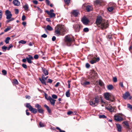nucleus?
<instances>
[{
	"instance_id": "nucleus-1",
	"label": "nucleus",
	"mask_w": 132,
	"mask_h": 132,
	"mask_svg": "<svg viewBox=\"0 0 132 132\" xmlns=\"http://www.w3.org/2000/svg\"><path fill=\"white\" fill-rule=\"evenodd\" d=\"M96 23L98 26L102 29L106 28L109 26L108 21L102 19L101 16L97 18Z\"/></svg>"
},
{
	"instance_id": "nucleus-2",
	"label": "nucleus",
	"mask_w": 132,
	"mask_h": 132,
	"mask_svg": "<svg viewBox=\"0 0 132 132\" xmlns=\"http://www.w3.org/2000/svg\"><path fill=\"white\" fill-rule=\"evenodd\" d=\"M55 35L57 36L61 35L65 31L64 26L61 25H57L55 27Z\"/></svg>"
},
{
	"instance_id": "nucleus-3",
	"label": "nucleus",
	"mask_w": 132,
	"mask_h": 132,
	"mask_svg": "<svg viewBox=\"0 0 132 132\" xmlns=\"http://www.w3.org/2000/svg\"><path fill=\"white\" fill-rule=\"evenodd\" d=\"M74 41V39L71 38L69 35L66 36L65 39V43L68 46L71 45L72 43Z\"/></svg>"
},
{
	"instance_id": "nucleus-4",
	"label": "nucleus",
	"mask_w": 132,
	"mask_h": 132,
	"mask_svg": "<svg viewBox=\"0 0 132 132\" xmlns=\"http://www.w3.org/2000/svg\"><path fill=\"white\" fill-rule=\"evenodd\" d=\"M73 28L76 32H79L82 28V26L78 24H75L73 25Z\"/></svg>"
},
{
	"instance_id": "nucleus-5",
	"label": "nucleus",
	"mask_w": 132,
	"mask_h": 132,
	"mask_svg": "<svg viewBox=\"0 0 132 132\" xmlns=\"http://www.w3.org/2000/svg\"><path fill=\"white\" fill-rule=\"evenodd\" d=\"M122 116L120 114H116L114 116V120L118 121H120L123 120V119L122 117Z\"/></svg>"
},
{
	"instance_id": "nucleus-6",
	"label": "nucleus",
	"mask_w": 132,
	"mask_h": 132,
	"mask_svg": "<svg viewBox=\"0 0 132 132\" xmlns=\"http://www.w3.org/2000/svg\"><path fill=\"white\" fill-rule=\"evenodd\" d=\"M104 96L105 98L107 100H109L112 102L113 100H112L110 99L111 96L110 93H105L104 94Z\"/></svg>"
},
{
	"instance_id": "nucleus-7",
	"label": "nucleus",
	"mask_w": 132,
	"mask_h": 132,
	"mask_svg": "<svg viewBox=\"0 0 132 132\" xmlns=\"http://www.w3.org/2000/svg\"><path fill=\"white\" fill-rule=\"evenodd\" d=\"M5 15L6 16V18L7 19H9L11 18H12V14L11 12L9 10H6L5 12Z\"/></svg>"
},
{
	"instance_id": "nucleus-8",
	"label": "nucleus",
	"mask_w": 132,
	"mask_h": 132,
	"mask_svg": "<svg viewBox=\"0 0 132 132\" xmlns=\"http://www.w3.org/2000/svg\"><path fill=\"white\" fill-rule=\"evenodd\" d=\"M35 107L37 108L38 111L39 113H44V110L41 108V105L38 104H37L35 105Z\"/></svg>"
},
{
	"instance_id": "nucleus-9",
	"label": "nucleus",
	"mask_w": 132,
	"mask_h": 132,
	"mask_svg": "<svg viewBox=\"0 0 132 132\" xmlns=\"http://www.w3.org/2000/svg\"><path fill=\"white\" fill-rule=\"evenodd\" d=\"M81 21L85 25H87L89 22L88 19L85 16H84L82 18Z\"/></svg>"
},
{
	"instance_id": "nucleus-10",
	"label": "nucleus",
	"mask_w": 132,
	"mask_h": 132,
	"mask_svg": "<svg viewBox=\"0 0 132 132\" xmlns=\"http://www.w3.org/2000/svg\"><path fill=\"white\" fill-rule=\"evenodd\" d=\"M128 97L129 100L131 98V97L130 96V94L129 92H127L125 94H123V97L125 99H126Z\"/></svg>"
},
{
	"instance_id": "nucleus-11",
	"label": "nucleus",
	"mask_w": 132,
	"mask_h": 132,
	"mask_svg": "<svg viewBox=\"0 0 132 132\" xmlns=\"http://www.w3.org/2000/svg\"><path fill=\"white\" fill-rule=\"evenodd\" d=\"M47 100H49L50 101L52 105L53 106L54 105L55 102L56 101V100L52 98L50 96H49L48 98H47Z\"/></svg>"
},
{
	"instance_id": "nucleus-12",
	"label": "nucleus",
	"mask_w": 132,
	"mask_h": 132,
	"mask_svg": "<svg viewBox=\"0 0 132 132\" xmlns=\"http://www.w3.org/2000/svg\"><path fill=\"white\" fill-rule=\"evenodd\" d=\"M105 108L106 109L110 111L111 112H113L114 111V107H112V106L109 105L108 106H106Z\"/></svg>"
},
{
	"instance_id": "nucleus-13",
	"label": "nucleus",
	"mask_w": 132,
	"mask_h": 132,
	"mask_svg": "<svg viewBox=\"0 0 132 132\" xmlns=\"http://www.w3.org/2000/svg\"><path fill=\"white\" fill-rule=\"evenodd\" d=\"M100 58H93L90 61V62L91 64H93L98 62Z\"/></svg>"
},
{
	"instance_id": "nucleus-14",
	"label": "nucleus",
	"mask_w": 132,
	"mask_h": 132,
	"mask_svg": "<svg viewBox=\"0 0 132 132\" xmlns=\"http://www.w3.org/2000/svg\"><path fill=\"white\" fill-rule=\"evenodd\" d=\"M43 72L44 73L45 76L47 75L48 74V72L47 70L44 67H42Z\"/></svg>"
},
{
	"instance_id": "nucleus-15",
	"label": "nucleus",
	"mask_w": 132,
	"mask_h": 132,
	"mask_svg": "<svg viewBox=\"0 0 132 132\" xmlns=\"http://www.w3.org/2000/svg\"><path fill=\"white\" fill-rule=\"evenodd\" d=\"M13 4L15 6H19L20 5V2L18 0H14L13 2Z\"/></svg>"
},
{
	"instance_id": "nucleus-16",
	"label": "nucleus",
	"mask_w": 132,
	"mask_h": 132,
	"mask_svg": "<svg viewBox=\"0 0 132 132\" xmlns=\"http://www.w3.org/2000/svg\"><path fill=\"white\" fill-rule=\"evenodd\" d=\"M92 75V76L95 77V78L97 77V75L96 71L94 70H92L91 71Z\"/></svg>"
},
{
	"instance_id": "nucleus-17",
	"label": "nucleus",
	"mask_w": 132,
	"mask_h": 132,
	"mask_svg": "<svg viewBox=\"0 0 132 132\" xmlns=\"http://www.w3.org/2000/svg\"><path fill=\"white\" fill-rule=\"evenodd\" d=\"M86 9L87 12H89L92 10L93 9V7L90 5H88L86 6Z\"/></svg>"
},
{
	"instance_id": "nucleus-18",
	"label": "nucleus",
	"mask_w": 132,
	"mask_h": 132,
	"mask_svg": "<svg viewBox=\"0 0 132 132\" xmlns=\"http://www.w3.org/2000/svg\"><path fill=\"white\" fill-rule=\"evenodd\" d=\"M72 13L73 15L75 16H77L78 15V12L77 10H74L73 11Z\"/></svg>"
},
{
	"instance_id": "nucleus-19",
	"label": "nucleus",
	"mask_w": 132,
	"mask_h": 132,
	"mask_svg": "<svg viewBox=\"0 0 132 132\" xmlns=\"http://www.w3.org/2000/svg\"><path fill=\"white\" fill-rule=\"evenodd\" d=\"M116 126L117 128L118 131L119 132L121 131L122 128L121 126L119 124H117Z\"/></svg>"
},
{
	"instance_id": "nucleus-20",
	"label": "nucleus",
	"mask_w": 132,
	"mask_h": 132,
	"mask_svg": "<svg viewBox=\"0 0 132 132\" xmlns=\"http://www.w3.org/2000/svg\"><path fill=\"white\" fill-rule=\"evenodd\" d=\"M44 78V76H43V77H42V79H41V78H39V79L43 84H44L45 85H46V83L45 81V80L43 79Z\"/></svg>"
},
{
	"instance_id": "nucleus-21",
	"label": "nucleus",
	"mask_w": 132,
	"mask_h": 132,
	"mask_svg": "<svg viewBox=\"0 0 132 132\" xmlns=\"http://www.w3.org/2000/svg\"><path fill=\"white\" fill-rule=\"evenodd\" d=\"M81 84L82 85L85 86L89 85L90 84V82L89 81H85L84 82H82Z\"/></svg>"
},
{
	"instance_id": "nucleus-22",
	"label": "nucleus",
	"mask_w": 132,
	"mask_h": 132,
	"mask_svg": "<svg viewBox=\"0 0 132 132\" xmlns=\"http://www.w3.org/2000/svg\"><path fill=\"white\" fill-rule=\"evenodd\" d=\"M30 111H31L34 114H35L37 112V110L36 109L32 107L31 109L30 110Z\"/></svg>"
},
{
	"instance_id": "nucleus-23",
	"label": "nucleus",
	"mask_w": 132,
	"mask_h": 132,
	"mask_svg": "<svg viewBox=\"0 0 132 132\" xmlns=\"http://www.w3.org/2000/svg\"><path fill=\"white\" fill-rule=\"evenodd\" d=\"M44 106L45 108H46L47 111L49 113H50L51 112V110L50 109L49 107L47 106L45 104L44 105Z\"/></svg>"
},
{
	"instance_id": "nucleus-24",
	"label": "nucleus",
	"mask_w": 132,
	"mask_h": 132,
	"mask_svg": "<svg viewBox=\"0 0 132 132\" xmlns=\"http://www.w3.org/2000/svg\"><path fill=\"white\" fill-rule=\"evenodd\" d=\"M90 105L93 106H96V103L94 101V100L90 101Z\"/></svg>"
},
{
	"instance_id": "nucleus-25",
	"label": "nucleus",
	"mask_w": 132,
	"mask_h": 132,
	"mask_svg": "<svg viewBox=\"0 0 132 132\" xmlns=\"http://www.w3.org/2000/svg\"><path fill=\"white\" fill-rule=\"evenodd\" d=\"M47 14L50 15V17L51 18L55 17V14L54 13H48Z\"/></svg>"
},
{
	"instance_id": "nucleus-26",
	"label": "nucleus",
	"mask_w": 132,
	"mask_h": 132,
	"mask_svg": "<svg viewBox=\"0 0 132 132\" xmlns=\"http://www.w3.org/2000/svg\"><path fill=\"white\" fill-rule=\"evenodd\" d=\"M46 29L49 31H51L53 30L52 27L49 25H47L46 27Z\"/></svg>"
},
{
	"instance_id": "nucleus-27",
	"label": "nucleus",
	"mask_w": 132,
	"mask_h": 132,
	"mask_svg": "<svg viewBox=\"0 0 132 132\" xmlns=\"http://www.w3.org/2000/svg\"><path fill=\"white\" fill-rule=\"evenodd\" d=\"M23 7L24 9L25 10H27L28 9L29 6L28 4H26L23 6Z\"/></svg>"
},
{
	"instance_id": "nucleus-28",
	"label": "nucleus",
	"mask_w": 132,
	"mask_h": 132,
	"mask_svg": "<svg viewBox=\"0 0 132 132\" xmlns=\"http://www.w3.org/2000/svg\"><path fill=\"white\" fill-rule=\"evenodd\" d=\"M69 90H68L65 93V95L67 97H69L70 96V93L69 92Z\"/></svg>"
},
{
	"instance_id": "nucleus-29",
	"label": "nucleus",
	"mask_w": 132,
	"mask_h": 132,
	"mask_svg": "<svg viewBox=\"0 0 132 132\" xmlns=\"http://www.w3.org/2000/svg\"><path fill=\"white\" fill-rule=\"evenodd\" d=\"M26 107L28 108L29 110H30L32 108V107L30 105V104L29 103H27Z\"/></svg>"
},
{
	"instance_id": "nucleus-30",
	"label": "nucleus",
	"mask_w": 132,
	"mask_h": 132,
	"mask_svg": "<svg viewBox=\"0 0 132 132\" xmlns=\"http://www.w3.org/2000/svg\"><path fill=\"white\" fill-rule=\"evenodd\" d=\"M113 86L111 85H110L108 86V89L109 90H111L113 88Z\"/></svg>"
},
{
	"instance_id": "nucleus-31",
	"label": "nucleus",
	"mask_w": 132,
	"mask_h": 132,
	"mask_svg": "<svg viewBox=\"0 0 132 132\" xmlns=\"http://www.w3.org/2000/svg\"><path fill=\"white\" fill-rule=\"evenodd\" d=\"M10 39V38L9 37H7L5 40V42L6 44H8L9 42V40Z\"/></svg>"
},
{
	"instance_id": "nucleus-32",
	"label": "nucleus",
	"mask_w": 132,
	"mask_h": 132,
	"mask_svg": "<svg viewBox=\"0 0 132 132\" xmlns=\"http://www.w3.org/2000/svg\"><path fill=\"white\" fill-rule=\"evenodd\" d=\"M28 62L29 63H32L31 60H33L34 58H26Z\"/></svg>"
},
{
	"instance_id": "nucleus-33",
	"label": "nucleus",
	"mask_w": 132,
	"mask_h": 132,
	"mask_svg": "<svg viewBox=\"0 0 132 132\" xmlns=\"http://www.w3.org/2000/svg\"><path fill=\"white\" fill-rule=\"evenodd\" d=\"M114 9V8L113 6H111L110 7L108 8V10L109 12L112 11Z\"/></svg>"
},
{
	"instance_id": "nucleus-34",
	"label": "nucleus",
	"mask_w": 132,
	"mask_h": 132,
	"mask_svg": "<svg viewBox=\"0 0 132 132\" xmlns=\"http://www.w3.org/2000/svg\"><path fill=\"white\" fill-rule=\"evenodd\" d=\"M99 118H106V117L105 115H99Z\"/></svg>"
},
{
	"instance_id": "nucleus-35",
	"label": "nucleus",
	"mask_w": 132,
	"mask_h": 132,
	"mask_svg": "<svg viewBox=\"0 0 132 132\" xmlns=\"http://www.w3.org/2000/svg\"><path fill=\"white\" fill-rule=\"evenodd\" d=\"M26 42L24 40H21L19 42V44H24L26 43Z\"/></svg>"
},
{
	"instance_id": "nucleus-36",
	"label": "nucleus",
	"mask_w": 132,
	"mask_h": 132,
	"mask_svg": "<svg viewBox=\"0 0 132 132\" xmlns=\"http://www.w3.org/2000/svg\"><path fill=\"white\" fill-rule=\"evenodd\" d=\"M96 103L98 104L99 102V99L97 97H95V100H94Z\"/></svg>"
},
{
	"instance_id": "nucleus-37",
	"label": "nucleus",
	"mask_w": 132,
	"mask_h": 132,
	"mask_svg": "<svg viewBox=\"0 0 132 132\" xmlns=\"http://www.w3.org/2000/svg\"><path fill=\"white\" fill-rule=\"evenodd\" d=\"M101 3L98 0H96L95 2V4L96 5H101Z\"/></svg>"
},
{
	"instance_id": "nucleus-38",
	"label": "nucleus",
	"mask_w": 132,
	"mask_h": 132,
	"mask_svg": "<svg viewBox=\"0 0 132 132\" xmlns=\"http://www.w3.org/2000/svg\"><path fill=\"white\" fill-rule=\"evenodd\" d=\"M2 49L3 51L5 52L6 51V49H7V47L5 46H3L2 47Z\"/></svg>"
},
{
	"instance_id": "nucleus-39",
	"label": "nucleus",
	"mask_w": 132,
	"mask_h": 132,
	"mask_svg": "<svg viewBox=\"0 0 132 132\" xmlns=\"http://www.w3.org/2000/svg\"><path fill=\"white\" fill-rule=\"evenodd\" d=\"M127 108L130 110H132V105L129 104H128L127 105Z\"/></svg>"
},
{
	"instance_id": "nucleus-40",
	"label": "nucleus",
	"mask_w": 132,
	"mask_h": 132,
	"mask_svg": "<svg viewBox=\"0 0 132 132\" xmlns=\"http://www.w3.org/2000/svg\"><path fill=\"white\" fill-rule=\"evenodd\" d=\"M54 10L53 9H51V10L50 11H46V12L47 13H53V12H54Z\"/></svg>"
},
{
	"instance_id": "nucleus-41",
	"label": "nucleus",
	"mask_w": 132,
	"mask_h": 132,
	"mask_svg": "<svg viewBox=\"0 0 132 132\" xmlns=\"http://www.w3.org/2000/svg\"><path fill=\"white\" fill-rule=\"evenodd\" d=\"M14 19L13 18H11V19H8V20L6 21V22L8 23L11 21L13 20Z\"/></svg>"
},
{
	"instance_id": "nucleus-42",
	"label": "nucleus",
	"mask_w": 132,
	"mask_h": 132,
	"mask_svg": "<svg viewBox=\"0 0 132 132\" xmlns=\"http://www.w3.org/2000/svg\"><path fill=\"white\" fill-rule=\"evenodd\" d=\"M89 31V29L87 28H84L83 31L85 32H87Z\"/></svg>"
},
{
	"instance_id": "nucleus-43",
	"label": "nucleus",
	"mask_w": 132,
	"mask_h": 132,
	"mask_svg": "<svg viewBox=\"0 0 132 132\" xmlns=\"http://www.w3.org/2000/svg\"><path fill=\"white\" fill-rule=\"evenodd\" d=\"M13 47V46L12 44H10L9 45V46L8 47H7V50H9L12 47Z\"/></svg>"
},
{
	"instance_id": "nucleus-44",
	"label": "nucleus",
	"mask_w": 132,
	"mask_h": 132,
	"mask_svg": "<svg viewBox=\"0 0 132 132\" xmlns=\"http://www.w3.org/2000/svg\"><path fill=\"white\" fill-rule=\"evenodd\" d=\"M67 114L68 115H70V114H72L71 115H72V114H74V113H73V112L71 111H69L67 112Z\"/></svg>"
},
{
	"instance_id": "nucleus-45",
	"label": "nucleus",
	"mask_w": 132,
	"mask_h": 132,
	"mask_svg": "<svg viewBox=\"0 0 132 132\" xmlns=\"http://www.w3.org/2000/svg\"><path fill=\"white\" fill-rule=\"evenodd\" d=\"M2 72L3 74L4 75H6L7 74V72L6 70H2Z\"/></svg>"
},
{
	"instance_id": "nucleus-46",
	"label": "nucleus",
	"mask_w": 132,
	"mask_h": 132,
	"mask_svg": "<svg viewBox=\"0 0 132 132\" xmlns=\"http://www.w3.org/2000/svg\"><path fill=\"white\" fill-rule=\"evenodd\" d=\"M11 28L10 27H8L6 28L4 30V31L5 32H7Z\"/></svg>"
},
{
	"instance_id": "nucleus-47",
	"label": "nucleus",
	"mask_w": 132,
	"mask_h": 132,
	"mask_svg": "<svg viewBox=\"0 0 132 132\" xmlns=\"http://www.w3.org/2000/svg\"><path fill=\"white\" fill-rule=\"evenodd\" d=\"M2 14L3 12L2 11L0 10V20H1L2 18Z\"/></svg>"
},
{
	"instance_id": "nucleus-48",
	"label": "nucleus",
	"mask_w": 132,
	"mask_h": 132,
	"mask_svg": "<svg viewBox=\"0 0 132 132\" xmlns=\"http://www.w3.org/2000/svg\"><path fill=\"white\" fill-rule=\"evenodd\" d=\"M65 4H68L70 3V0H64Z\"/></svg>"
},
{
	"instance_id": "nucleus-49",
	"label": "nucleus",
	"mask_w": 132,
	"mask_h": 132,
	"mask_svg": "<svg viewBox=\"0 0 132 132\" xmlns=\"http://www.w3.org/2000/svg\"><path fill=\"white\" fill-rule=\"evenodd\" d=\"M113 81L114 82H116L117 81V78L116 77L113 78Z\"/></svg>"
},
{
	"instance_id": "nucleus-50",
	"label": "nucleus",
	"mask_w": 132,
	"mask_h": 132,
	"mask_svg": "<svg viewBox=\"0 0 132 132\" xmlns=\"http://www.w3.org/2000/svg\"><path fill=\"white\" fill-rule=\"evenodd\" d=\"M52 97L54 99H56L57 98V96L56 95L53 94L52 95Z\"/></svg>"
},
{
	"instance_id": "nucleus-51",
	"label": "nucleus",
	"mask_w": 132,
	"mask_h": 132,
	"mask_svg": "<svg viewBox=\"0 0 132 132\" xmlns=\"http://www.w3.org/2000/svg\"><path fill=\"white\" fill-rule=\"evenodd\" d=\"M13 82L14 84H18V82L16 79H14L13 80Z\"/></svg>"
},
{
	"instance_id": "nucleus-52",
	"label": "nucleus",
	"mask_w": 132,
	"mask_h": 132,
	"mask_svg": "<svg viewBox=\"0 0 132 132\" xmlns=\"http://www.w3.org/2000/svg\"><path fill=\"white\" fill-rule=\"evenodd\" d=\"M39 125L40 127H43L44 126V124L42 123L41 122H40L39 123Z\"/></svg>"
},
{
	"instance_id": "nucleus-53",
	"label": "nucleus",
	"mask_w": 132,
	"mask_h": 132,
	"mask_svg": "<svg viewBox=\"0 0 132 132\" xmlns=\"http://www.w3.org/2000/svg\"><path fill=\"white\" fill-rule=\"evenodd\" d=\"M22 67L24 68L25 69H27V65L25 64H22Z\"/></svg>"
},
{
	"instance_id": "nucleus-54",
	"label": "nucleus",
	"mask_w": 132,
	"mask_h": 132,
	"mask_svg": "<svg viewBox=\"0 0 132 132\" xmlns=\"http://www.w3.org/2000/svg\"><path fill=\"white\" fill-rule=\"evenodd\" d=\"M119 85H120L121 87L123 88L124 86L123 85V83L122 82H120L119 83Z\"/></svg>"
},
{
	"instance_id": "nucleus-55",
	"label": "nucleus",
	"mask_w": 132,
	"mask_h": 132,
	"mask_svg": "<svg viewBox=\"0 0 132 132\" xmlns=\"http://www.w3.org/2000/svg\"><path fill=\"white\" fill-rule=\"evenodd\" d=\"M47 35L45 34H44L43 35H42L41 36V37H42L44 38H46L47 37Z\"/></svg>"
},
{
	"instance_id": "nucleus-56",
	"label": "nucleus",
	"mask_w": 132,
	"mask_h": 132,
	"mask_svg": "<svg viewBox=\"0 0 132 132\" xmlns=\"http://www.w3.org/2000/svg\"><path fill=\"white\" fill-rule=\"evenodd\" d=\"M90 67V64L88 63H87L86 64V67L87 68H88Z\"/></svg>"
},
{
	"instance_id": "nucleus-57",
	"label": "nucleus",
	"mask_w": 132,
	"mask_h": 132,
	"mask_svg": "<svg viewBox=\"0 0 132 132\" xmlns=\"http://www.w3.org/2000/svg\"><path fill=\"white\" fill-rule=\"evenodd\" d=\"M19 10L17 9H15V13L16 14H18L19 13Z\"/></svg>"
},
{
	"instance_id": "nucleus-58",
	"label": "nucleus",
	"mask_w": 132,
	"mask_h": 132,
	"mask_svg": "<svg viewBox=\"0 0 132 132\" xmlns=\"http://www.w3.org/2000/svg\"><path fill=\"white\" fill-rule=\"evenodd\" d=\"M26 16L24 15H23L22 16V21H24L26 19Z\"/></svg>"
},
{
	"instance_id": "nucleus-59",
	"label": "nucleus",
	"mask_w": 132,
	"mask_h": 132,
	"mask_svg": "<svg viewBox=\"0 0 132 132\" xmlns=\"http://www.w3.org/2000/svg\"><path fill=\"white\" fill-rule=\"evenodd\" d=\"M99 84L100 86H102L103 85V82L101 80H99Z\"/></svg>"
},
{
	"instance_id": "nucleus-60",
	"label": "nucleus",
	"mask_w": 132,
	"mask_h": 132,
	"mask_svg": "<svg viewBox=\"0 0 132 132\" xmlns=\"http://www.w3.org/2000/svg\"><path fill=\"white\" fill-rule=\"evenodd\" d=\"M25 97L26 99H29L30 98V97L29 95H27L25 96Z\"/></svg>"
},
{
	"instance_id": "nucleus-61",
	"label": "nucleus",
	"mask_w": 132,
	"mask_h": 132,
	"mask_svg": "<svg viewBox=\"0 0 132 132\" xmlns=\"http://www.w3.org/2000/svg\"><path fill=\"white\" fill-rule=\"evenodd\" d=\"M33 3L35 4H38V1L36 0H35L33 1Z\"/></svg>"
},
{
	"instance_id": "nucleus-62",
	"label": "nucleus",
	"mask_w": 132,
	"mask_h": 132,
	"mask_svg": "<svg viewBox=\"0 0 132 132\" xmlns=\"http://www.w3.org/2000/svg\"><path fill=\"white\" fill-rule=\"evenodd\" d=\"M52 82V80L51 79H49L48 80V82L50 83H51Z\"/></svg>"
},
{
	"instance_id": "nucleus-63",
	"label": "nucleus",
	"mask_w": 132,
	"mask_h": 132,
	"mask_svg": "<svg viewBox=\"0 0 132 132\" xmlns=\"http://www.w3.org/2000/svg\"><path fill=\"white\" fill-rule=\"evenodd\" d=\"M56 39V37L55 36H53L52 38V40L53 41H54Z\"/></svg>"
},
{
	"instance_id": "nucleus-64",
	"label": "nucleus",
	"mask_w": 132,
	"mask_h": 132,
	"mask_svg": "<svg viewBox=\"0 0 132 132\" xmlns=\"http://www.w3.org/2000/svg\"><path fill=\"white\" fill-rule=\"evenodd\" d=\"M107 37L108 38L111 39L112 38V37L111 35H108L107 36Z\"/></svg>"
}]
</instances>
